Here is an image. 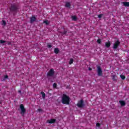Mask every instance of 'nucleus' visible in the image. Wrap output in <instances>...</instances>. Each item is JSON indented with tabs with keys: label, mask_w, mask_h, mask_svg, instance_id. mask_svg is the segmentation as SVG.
Listing matches in <instances>:
<instances>
[{
	"label": "nucleus",
	"mask_w": 129,
	"mask_h": 129,
	"mask_svg": "<svg viewBox=\"0 0 129 129\" xmlns=\"http://www.w3.org/2000/svg\"><path fill=\"white\" fill-rule=\"evenodd\" d=\"M61 102L62 104H69L70 103V97L66 94H63L61 99Z\"/></svg>",
	"instance_id": "obj_1"
},
{
	"label": "nucleus",
	"mask_w": 129,
	"mask_h": 129,
	"mask_svg": "<svg viewBox=\"0 0 129 129\" xmlns=\"http://www.w3.org/2000/svg\"><path fill=\"white\" fill-rule=\"evenodd\" d=\"M18 11L19 6L15 4L11 5V7L10 8V12H12V13H17V12Z\"/></svg>",
	"instance_id": "obj_2"
},
{
	"label": "nucleus",
	"mask_w": 129,
	"mask_h": 129,
	"mask_svg": "<svg viewBox=\"0 0 129 129\" xmlns=\"http://www.w3.org/2000/svg\"><path fill=\"white\" fill-rule=\"evenodd\" d=\"M20 108L21 109V114H22V116L25 115V113H26V109L25 108V106H24L23 104H21L20 105Z\"/></svg>",
	"instance_id": "obj_3"
},
{
	"label": "nucleus",
	"mask_w": 129,
	"mask_h": 129,
	"mask_svg": "<svg viewBox=\"0 0 129 129\" xmlns=\"http://www.w3.org/2000/svg\"><path fill=\"white\" fill-rule=\"evenodd\" d=\"M54 74H55V72L54 71V69H51L47 73V77H52L54 76Z\"/></svg>",
	"instance_id": "obj_4"
},
{
	"label": "nucleus",
	"mask_w": 129,
	"mask_h": 129,
	"mask_svg": "<svg viewBox=\"0 0 129 129\" xmlns=\"http://www.w3.org/2000/svg\"><path fill=\"white\" fill-rule=\"evenodd\" d=\"M84 105V102H83V100L82 99H81L80 101H79L78 103L77 104V107H80V108L83 107Z\"/></svg>",
	"instance_id": "obj_5"
},
{
	"label": "nucleus",
	"mask_w": 129,
	"mask_h": 129,
	"mask_svg": "<svg viewBox=\"0 0 129 129\" xmlns=\"http://www.w3.org/2000/svg\"><path fill=\"white\" fill-rule=\"evenodd\" d=\"M120 44V42H119V41L118 40L116 41L115 43L113 44V49H117V48L118 47V46H119Z\"/></svg>",
	"instance_id": "obj_6"
},
{
	"label": "nucleus",
	"mask_w": 129,
	"mask_h": 129,
	"mask_svg": "<svg viewBox=\"0 0 129 129\" xmlns=\"http://www.w3.org/2000/svg\"><path fill=\"white\" fill-rule=\"evenodd\" d=\"M98 76H102V70L101 68L98 66H97Z\"/></svg>",
	"instance_id": "obj_7"
},
{
	"label": "nucleus",
	"mask_w": 129,
	"mask_h": 129,
	"mask_svg": "<svg viewBox=\"0 0 129 129\" xmlns=\"http://www.w3.org/2000/svg\"><path fill=\"white\" fill-rule=\"evenodd\" d=\"M47 122L48 123H55V122H56V119H50L47 120Z\"/></svg>",
	"instance_id": "obj_8"
},
{
	"label": "nucleus",
	"mask_w": 129,
	"mask_h": 129,
	"mask_svg": "<svg viewBox=\"0 0 129 129\" xmlns=\"http://www.w3.org/2000/svg\"><path fill=\"white\" fill-rule=\"evenodd\" d=\"M36 20V17H35V16H33L32 17L30 18V23H34Z\"/></svg>",
	"instance_id": "obj_9"
},
{
	"label": "nucleus",
	"mask_w": 129,
	"mask_h": 129,
	"mask_svg": "<svg viewBox=\"0 0 129 129\" xmlns=\"http://www.w3.org/2000/svg\"><path fill=\"white\" fill-rule=\"evenodd\" d=\"M65 7L66 8H69V9H70V7H71V4H70V2H66Z\"/></svg>",
	"instance_id": "obj_10"
},
{
	"label": "nucleus",
	"mask_w": 129,
	"mask_h": 129,
	"mask_svg": "<svg viewBox=\"0 0 129 129\" xmlns=\"http://www.w3.org/2000/svg\"><path fill=\"white\" fill-rule=\"evenodd\" d=\"M119 103L121 105V106H124V105H125V102H124V101H119Z\"/></svg>",
	"instance_id": "obj_11"
},
{
	"label": "nucleus",
	"mask_w": 129,
	"mask_h": 129,
	"mask_svg": "<svg viewBox=\"0 0 129 129\" xmlns=\"http://www.w3.org/2000/svg\"><path fill=\"white\" fill-rule=\"evenodd\" d=\"M105 46H106L107 48H109V47H110V42L108 41V42H106V43H105Z\"/></svg>",
	"instance_id": "obj_12"
},
{
	"label": "nucleus",
	"mask_w": 129,
	"mask_h": 129,
	"mask_svg": "<svg viewBox=\"0 0 129 129\" xmlns=\"http://www.w3.org/2000/svg\"><path fill=\"white\" fill-rule=\"evenodd\" d=\"M122 4L124 7H129V2H123Z\"/></svg>",
	"instance_id": "obj_13"
},
{
	"label": "nucleus",
	"mask_w": 129,
	"mask_h": 129,
	"mask_svg": "<svg viewBox=\"0 0 129 129\" xmlns=\"http://www.w3.org/2000/svg\"><path fill=\"white\" fill-rule=\"evenodd\" d=\"M54 53H55V54H58V53H59V48H54Z\"/></svg>",
	"instance_id": "obj_14"
},
{
	"label": "nucleus",
	"mask_w": 129,
	"mask_h": 129,
	"mask_svg": "<svg viewBox=\"0 0 129 129\" xmlns=\"http://www.w3.org/2000/svg\"><path fill=\"white\" fill-rule=\"evenodd\" d=\"M41 94L43 98H44V97H46V94H45V93H44V92H41Z\"/></svg>",
	"instance_id": "obj_15"
},
{
	"label": "nucleus",
	"mask_w": 129,
	"mask_h": 129,
	"mask_svg": "<svg viewBox=\"0 0 129 129\" xmlns=\"http://www.w3.org/2000/svg\"><path fill=\"white\" fill-rule=\"evenodd\" d=\"M120 77L122 80L125 79V77L123 75H120Z\"/></svg>",
	"instance_id": "obj_16"
},
{
	"label": "nucleus",
	"mask_w": 129,
	"mask_h": 129,
	"mask_svg": "<svg viewBox=\"0 0 129 129\" xmlns=\"http://www.w3.org/2000/svg\"><path fill=\"white\" fill-rule=\"evenodd\" d=\"M72 19L73 21H76V20H77V18H76V16H72Z\"/></svg>",
	"instance_id": "obj_17"
},
{
	"label": "nucleus",
	"mask_w": 129,
	"mask_h": 129,
	"mask_svg": "<svg viewBox=\"0 0 129 129\" xmlns=\"http://www.w3.org/2000/svg\"><path fill=\"white\" fill-rule=\"evenodd\" d=\"M73 61H74L73 60V58H71L70 60L69 64L70 65H71V64H72L73 63Z\"/></svg>",
	"instance_id": "obj_18"
},
{
	"label": "nucleus",
	"mask_w": 129,
	"mask_h": 129,
	"mask_svg": "<svg viewBox=\"0 0 129 129\" xmlns=\"http://www.w3.org/2000/svg\"><path fill=\"white\" fill-rule=\"evenodd\" d=\"M43 23H44V24H46V25H49V21L48 20L44 21Z\"/></svg>",
	"instance_id": "obj_19"
},
{
	"label": "nucleus",
	"mask_w": 129,
	"mask_h": 129,
	"mask_svg": "<svg viewBox=\"0 0 129 129\" xmlns=\"http://www.w3.org/2000/svg\"><path fill=\"white\" fill-rule=\"evenodd\" d=\"M7 23L6 22V21L5 20H3L2 21V25H3V26H6Z\"/></svg>",
	"instance_id": "obj_20"
},
{
	"label": "nucleus",
	"mask_w": 129,
	"mask_h": 129,
	"mask_svg": "<svg viewBox=\"0 0 129 129\" xmlns=\"http://www.w3.org/2000/svg\"><path fill=\"white\" fill-rule=\"evenodd\" d=\"M67 34V31L64 30L63 32H61V35H66Z\"/></svg>",
	"instance_id": "obj_21"
},
{
	"label": "nucleus",
	"mask_w": 129,
	"mask_h": 129,
	"mask_svg": "<svg viewBox=\"0 0 129 129\" xmlns=\"http://www.w3.org/2000/svg\"><path fill=\"white\" fill-rule=\"evenodd\" d=\"M6 41H4V40H0L1 44H4V43H6Z\"/></svg>",
	"instance_id": "obj_22"
},
{
	"label": "nucleus",
	"mask_w": 129,
	"mask_h": 129,
	"mask_svg": "<svg viewBox=\"0 0 129 129\" xmlns=\"http://www.w3.org/2000/svg\"><path fill=\"white\" fill-rule=\"evenodd\" d=\"M112 78L113 80H114V81L116 80V79H115V76L114 75L112 76Z\"/></svg>",
	"instance_id": "obj_23"
},
{
	"label": "nucleus",
	"mask_w": 129,
	"mask_h": 129,
	"mask_svg": "<svg viewBox=\"0 0 129 129\" xmlns=\"http://www.w3.org/2000/svg\"><path fill=\"white\" fill-rule=\"evenodd\" d=\"M97 42L98 43V44H100L101 43V40H100V39H98L97 40Z\"/></svg>",
	"instance_id": "obj_24"
},
{
	"label": "nucleus",
	"mask_w": 129,
	"mask_h": 129,
	"mask_svg": "<svg viewBox=\"0 0 129 129\" xmlns=\"http://www.w3.org/2000/svg\"><path fill=\"white\" fill-rule=\"evenodd\" d=\"M47 47L48 48H52V45L50 44H47Z\"/></svg>",
	"instance_id": "obj_25"
},
{
	"label": "nucleus",
	"mask_w": 129,
	"mask_h": 129,
	"mask_svg": "<svg viewBox=\"0 0 129 129\" xmlns=\"http://www.w3.org/2000/svg\"><path fill=\"white\" fill-rule=\"evenodd\" d=\"M53 87H54V88L57 87V84L54 83V84H53Z\"/></svg>",
	"instance_id": "obj_26"
},
{
	"label": "nucleus",
	"mask_w": 129,
	"mask_h": 129,
	"mask_svg": "<svg viewBox=\"0 0 129 129\" xmlns=\"http://www.w3.org/2000/svg\"><path fill=\"white\" fill-rule=\"evenodd\" d=\"M8 78H9V76H8V75H6V76H4V79H8Z\"/></svg>",
	"instance_id": "obj_27"
},
{
	"label": "nucleus",
	"mask_w": 129,
	"mask_h": 129,
	"mask_svg": "<svg viewBox=\"0 0 129 129\" xmlns=\"http://www.w3.org/2000/svg\"><path fill=\"white\" fill-rule=\"evenodd\" d=\"M101 17H102V14H100L98 16V18H101Z\"/></svg>",
	"instance_id": "obj_28"
},
{
	"label": "nucleus",
	"mask_w": 129,
	"mask_h": 129,
	"mask_svg": "<svg viewBox=\"0 0 129 129\" xmlns=\"http://www.w3.org/2000/svg\"><path fill=\"white\" fill-rule=\"evenodd\" d=\"M7 44H8V45H11V42L10 41H7Z\"/></svg>",
	"instance_id": "obj_29"
},
{
	"label": "nucleus",
	"mask_w": 129,
	"mask_h": 129,
	"mask_svg": "<svg viewBox=\"0 0 129 129\" xmlns=\"http://www.w3.org/2000/svg\"><path fill=\"white\" fill-rule=\"evenodd\" d=\"M38 111H39V112H41V111H42L41 109H38Z\"/></svg>",
	"instance_id": "obj_30"
},
{
	"label": "nucleus",
	"mask_w": 129,
	"mask_h": 129,
	"mask_svg": "<svg viewBox=\"0 0 129 129\" xmlns=\"http://www.w3.org/2000/svg\"><path fill=\"white\" fill-rule=\"evenodd\" d=\"M96 126H99V123H97L96 124Z\"/></svg>",
	"instance_id": "obj_31"
},
{
	"label": "nucleus",
	"mask_w": 129,
	"mask_h": 129,
	"mask_svg": "<svg viewBox=\"0 0 129 129\" xmlns=\"http://www.w3.org/2000/svg\"><path fill=\"white\" fill-rule=\"evenodd\" d=\"M89 70L90 71H91V70H92V69H91V68H89Z\"/></svg>",
	"instance_id": "obj_32"
},
{
	"label": "nucleus",
	"mask_w": 129,
	"mask_h": 129,
	"mask_svg": "<svg viewBox=\"0 0 129 129\" xmlns=\"http://www.w3.org/2000/svg\"><path fill=\"white\" fill-rule=\"evenodd\" d=\"M18 92H19V93H22V91H21V90L18 91Z\"/></svg>",
	"instance_id": "obj_33"
},
{
	"label": "nucleus",
	"mask_w": 129,
	"mask_h": 129,
	"mask_svg": "<svg viewBox=\"0 0 129 129\" xmlns=\"http://www.w3.org/2000/svg\"><path fill=\"white\" fill-rule=\"evenodd\" d=\"M0 104H2V101H0Z\"/></svg>",
	"instance_id": "obj_34"
}]
</instances>
